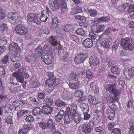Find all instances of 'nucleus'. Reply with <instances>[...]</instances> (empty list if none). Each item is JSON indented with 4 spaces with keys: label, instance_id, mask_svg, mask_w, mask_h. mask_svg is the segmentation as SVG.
I'll return each instance as SVG.
<instances>
[{
    "label": "nucleus",
    "instance_id": "nucleus-27",
    "mask_svg": "<svg viewBox=\"0 0 134 134\" xmlns=\"http://www.w3.org/2000/svg\"><path fill=\"white\" fill-rule=\"evenodd\" d=\"M73 121V119L72 116H71V115L70 114V115H65L64 118V122L65 124H68L70 122Z\"/></svg>",
    "mask_w": 134,
    "mask_h": 134
},
{
    "label": "nucleus",
    "instance_id": "nucleus-35",
    "mask_svg": "<svg viewBox=\"0 0 134 134\" xmlns=\"http://www.w3.org/2000/svg\"><path fill=\"white\" fill-rule=\"evenodd\" d=\"M41 111L40 108L36 107L32 111V113L35 116L41 114Z\"/></svg>",
    "mask_w": 134,
    "mask_h": 134
},
{
    "label": "nucleus",
    "instance_id": "nucleus-63",
    "mask_svg": "<svg viewBox=\"0 0 134 134\" xmlns=\"http://www.w3.org/2000/svg\"><path fill=\"white\" fill-rule=\"evenodd\" d=\"M21 66V64L19 63H16L13 65L12 68L14 69H16L19 68Z\"/></svg>",
    "mask_w": 134,
    "mask_h": 134
},
{
    "label": "nucleus",
    "instance_id": "nucleus-5",
    "mask_svg": "<svg viewBox=\"0 0 134 134\" xmlns=\"http://www.w3.org/2000/svg\"><path fill=\"white\" fill-rule=\"evenodd\" d=\"M87 57V55L86 53H80L75 57L74 60L75 63L77 65H79L83 63Z\"/></svg>",
    "mask_w": 134,
    "mask_h": 134
},
{
    "label": "nucleus",
    "instance_id": "nucleus-18",
    "mask_svg": "<svg viewBox=\"0 0 134 134\" xmlns=\"http://www.w3.org/2000/svg\"><path fill=\"white\" fill-rule=\"evenodd\" d=\"M109 16H103L100 18H97L94 19V21L96 23H106L110 20Z\"/></svg>",
    "mask_w": 134,
    "mask_h": 134
},
{
    "label": "nucleus",
    "instance_id": "nucleus-44",
    "mask_svg": "<svg viewBox=\"0 0 134 134\" xmlns=\"http://www.w3.org/2000/svg\"><path fill=\"white\" fill-rule=\"evenodd\" d=\"M76 33L77 34L83 36L85 34V32L83 29L79 28L76 31Z\"/></svg>",
    "mask_w": 134,
    "mask_h": 134
},
{
    "label": "nucleus",
    "instance_id": "nucleus-12",
    "mask_svg": "<svg viewBox=\"0 0 134 134\" xmlns=\"http://www.w3.org/2000/svg\"><path fill=\"white\" fill-rule=\"evenodd\" d=\"M74 18L77 20L79 21V25L84 27H87L88 24L86 23V18L85 16L76 15L75 16Z\"/></svg>",
    "mask_w": 134,
    "mask_h": 134
},
{
    "label": "nucleus",
    "instance_id": "nucleus-58",
    "mask_svg": "<svg viewBox=\"0 0 134 134\" xmlns=\"http://www.w3.org/2000/svg\"><path fill=\"white\" fill-rule=\"evenodd\" d=\"M70 38L72 40L76 42H77L79 41V38L77 36L75 35H71Z\"/></svg>",
    "mask_w": 134,
    "mask_h": 134
},
{
    "label": "nucleus",
    "instance_id": "nucleus-56",
    "mask_svg": "<svg viewBox=\"0 0 134 134\" xmlns=\"http://www.w3.org/2000/svg\"><path fill=\"white\" fill-rule=\"evenodd\" d=\"M59 25V24L57 23H51V25L50 26V28L52 30H53L57 28Z\"/></svg>",
    "mask_w": 134,
    "mask_h": 134
},
{
    "label": "nucleus",
    "instance_id": "nucleus-2",
    "mask_svg": "<svg viewBox=\"0 0 134 134\" xmlns=\"http://www.w3.org/2000/svg\"><path fill=\"white\" fill-rule=\"evenodd\" d=\"M131 40V38L129 37L122 38L120 41L121 45L122 48L125 50H132L134 48V46L130 43Z\"/></svg>",
    "mask_w": 134,
    "mask_h": 134
},
{
    "label": "nucleus",
    "instance_id": "nucleus-36",
    "mask_svg": "<svg viewBox=\"0 0 134 134\" xmlns=\"http://www.w3.org/2000/svg\"><path fill=\"white\" fill-rule=\"evenodd\" d=\"M129 4L127 3H124L123 5H120L118 7V9L121 12H123L128 7Z\"/></svg>",
    "mask_w": 134,
    "mask_h": 134
},
{
    "label": "nucleus",
    "instance_id": "nucleus-31",
    "mask_svg": "<svg viewBox=\"0 0 134 134\" xmlns=\"http://www.w3.org/2000/svg\"><path fill=\"white\" fill-rule=\"evenodd\" d=\"M50 43L53 46L57 45L58 42L57 40V38L56 36H51L49 40Z\"/></svg>",
    "mask_w": 134,
    "mask_h": 134
},
{
    "label": "nucleus",
    "instance_id": "nucleus-45",
    "mask_svg": "<svg viewBox=\"0 0 134 134\" xmlns=\"http://www.w3.org/2000/svg\"><path fill=\"white\" fill-rule=\"evenodd\" d=\"M8 27L7 25L5 24H0V33H2L5 30H7Z\"/></svg>",
    "mask_w": 134,
    "mask_h": 134
},
{
    "label": "nucleus",
    "instance_id": "nucleus-28",
    "mask_svg": "<svg viewBox=\"0 0 134 134\" xmlns=\"http://www.w3.org/2000/svg\"><path fill=\"white\" fill-rule=\"evenodd\" d=\"M88 99L89 103L91 105H96L98 104V102L94 97L89 95L88 97Z\"/></svg>",
    "mask_w": 134,
    "mask_h": 134
},
{
    "label": "nucleus",
    "instance_id": "nucleus-37",
    "mask_svg": "<svg viewBox=\"0 0 134 134\" xmlns=\"http://www.w3.org/2000/svg\"><path fill=\"white\" fill-rule=\"evenodd\" d=\"M118 83L119 85H121L123 88L126 86L125 81L122 77L119 78L118 80Z\"/></svg>",
    "mask_w": 134,
    "mask_h": 134
},
{
    "label": "nucleus",
    "instance_id": "nucleus-41",
    "mask_svg": "<svg viewBox=\"0 0 134 134\" xmlns=\"http://www.w3.org/2000/svg\"><path fill=\"white\" fill-rule=\"evenodd\" d=\"M82 10L81 7L79 6H77L73 10V13L74 14H77L79 13H82Z\"/></svg>",
    "mask_w": 134,
    "mask_h": 134
},
{
    "label": "nucleus",
    "instance_id": "nucleus-26",
    "mask_svg": "<svg viewBox=\"0 0 134 134\" xmlns=\"http://www.w3.org/2000/svg\"><path fill=\"white\" fill-rule=\"evenodd\" d=\"M79 75V74L78 72L73 71L70 73L69 76L71 78V80L76 81L78 80Z\"/></svg>",
    "mask_w": 134,
    "mask_h": 134
},
{
    "label": "nucleus",
    "instance_id": "nucleus-22",
    "mask_svg": "<svg viewBox=\"0 0 134 134\" xmlns=\"http://www.w3.org/2000/svg\"><path fill=\"white\" fill-rule=\"evenodd\" d=\"M80 83L79 81L75 82L70 81L69 83L70 88L72 90L77 89L79 86Z\"/></svg>",
    "mask_w": 134,
    "mask_h": 134
},
{
    "label": "nucleus",
    "instance_id": "nucleus-49",
    "mask_svg": "<svg viewBox=\"0 0 134 134\" xmlns=\"http://www.w3.org/2000/svg\"><path fill=\"white\" fill-rule=\"evenodd\" d=\"M7 42L5 38L0 37V45H4L7 43Z\"/></svg>",
    "mask_w": 134,
    "mask_h": 134
},
{
    "label": "nucleus",
    "instance_id": "nucleus-34",
    "mask_svg": "<svg viewBox=\"0 0 134 134\" xmlns=\"http://www.w3.org/2000/svg\"><path fill=\"white\" fill-rule=\"evenodd\" d=\"M47 125H48V127H50L51 128L52 127V130L55 131V125L54 123L53 120L51 119H50L48 120V122H47Z\"/></svg>",
    "mask_w": 134,
    "mask_h": 134
},
{
    "label": "nucleus",
    "instance_id": "nucleus-15",
    "mask_svg": "<svg viewBox=\"0 0 134 134\" xmlns=\"http://www.w3.org/2000/svg\"><path fill=\"white\" fill-rule=\"evenodd\" d=\"M13 77H15L16 80L22 83L24 81V79L23 76L24 75L18 72H15L12 75Z\"/></svg>",
    "mask_w": 134,
    "mask_h": 134
},
{
    "label": "nucleus",
    "instance_id": "nucleus-6",
    "mask_svg": "<svg viewBox=\"0 0 134 134\" xmlns=\"http://www.w3.org/2000/svg\"><path fill=\"white\" fill-rule=\"evenodd\" d=\"M15 33L16 34L21 35H25L28 33V29L21 24L17 25L15 29Z\"/></svg>",
    "mask_w": 134,
    "mask_h": 134
},
{
    "label": "nucleus",
    "instance_id": "nucleus-11",
    "mask_svg": "<svg viewBox=\"0 0 134 134\" xmlns=\"http://www.w3.org/2000/svg\"><path fill=\"white\" fill-rule=\"evenodd\" d=\"M62 4L61 0H49V1L50 7L54 10L58 9Z\"/></svg>",
    "mask_w": 134,
    "mask_h": 134
},
{
    "label": "nucleus",
    "instance_id": "nucleus-53",
    "mask_svg": "<svg viewBox=\"0 0 134 134\" xmlns=\"http://www.w3.org/2000/svg\"><path fill=\"white\" fill-rule=\"evenodd\" d=\"M5 70L4 68L2 66H0V76L2 77H4L5 76Z\"/></svg>",
    "mask_w": 134,
    "mask_h": 134
},
{
    "label": "nucleus",
    "instance_id": "nucleus-55",
    "mask_svg": "<svg viewBox=\"0 0 134 134\" xmlns=\"http://www.w3.org/2000/svg\"><path fill=\"white\" fill-rule=\"evenodd\" d=\"M112 134H121V131L118 128H115L112 130Z\"/></svg>",
    "mask_w": 134,
    "mask_h": 134
},
{
    "label": "nucleus",
    "instance_id": "nucleus-9",
    "mask_svg": "<svg viewBox=\"0 0 134 134\" xmlns=\"http://www.w3.org/2000/svg\"><path fill=\"white\" fill-rule=\"evenodd\" d=\"M118 96H116L115 97L114 95L113 97L112 95L109 93L105 94L104 96L105 100L107 102L109 103H113L117 102Z\"/></svg>",
    "mask_w": 134,
    "mask_h": 134
},
{
    "label": "nucleus",
    "instance_id": "nucleus-30",
    "mask_svg": "<svg viewBox=\"0 0 134 134\" xmlns=\"http://www.w3.org/2000/svg\"><path fill=\"white\" fill-rule=\"evenodd\" d=\"M45 84L47 86L51 87V88H54L55 87L54 81L53 79H48L45 82Z\"/></svg>",
    "mask_w": 134,
    "mask_h": 134
},
{
    "label": "nucleus",
    "instance_id": "nucleus-60",
    "mask_svg": "<svg viewBox=\"0 0 134 134\" xmlns=\"http://www.w3.org/2000/svg\"><path fill=\"white\" fill-rule=\"evenodd\" d=\"M108 65L109 66H113L115 64L114 61H113L111 59H108L106 62Z\"/></svg>",
    "mask_w": 134,
    "mask_h": 134
},
{
    "label": "nucleus",
    "instance_id": "nucleus-24",
    "mask_svg": "<svg viewBox=\"0 0 134 134\" xmlns=\"http://www.w3.org/2000/svg\"><path fill=\"white\" fill-rule=\"evenodd\" d=\"M115 110H113L112 109H110L108 110V119L109 120H113L115 116Z\"/></svg>",
    "mask_w": 134,
    "mask_h": 134
},
{
    "label": "nucleus",
    "instance_id": "nucleus-25",
    "mask_svg": "<svg viewBox=\"0 0 134 134\" xmlns=\"http://www.w3.org/2000/svg\"><path fill=\"white\" fill-rule=\"evenodd\" d=\"M65 114V112L63 110H60L58 113L57 115L55 117V120L57 122H59L62 119L64 115Z\"/></svg>",
    "mask_w": 134,
    "mask_h": 134
},
{
    "label": "nucleus",
    "instance_id": "nucleus-59",
    "mask_svg": "<svg viewBox=\"0 0 134 134\" xmlns=\"http://www.w3.org/2000/svg\"><path fill=\"white\" fill-rule=\"evenodd\" d=\"M54 81V84L55 85V87L57 85H58L60 82V80L59 78H56L55 77L53 79Z\"/></svg>",
    "mask_w": 134,
    "mask_h": 134
},
{
    "label": "nucleus",
    "instance_id": "nucleus-8",
    "mask_svg": "<svg viewBox=\"0 0 134 134\" xmlns=\"http://www.w3.org/2000/svg\"><path fill=\"white\" fill-rule=\"evenodd\" d=\"M112 41V38L110 36H107L103 38L101 43V45L104 48L108 49L110 47V44Z\"/></svg>",
    "mask_w": 134,
    "mask_h": 134
},
{
    "label": "nucleus",
    "instance_id": "nucleus-47",
    "mask_svg": "<svg viewBox=\"0 0 134 134\" xmlns=\"http://www.w3.org/2000/svg\"><path fill=\"white\" fill-rule=\"evenodd\" d=\"M116 125V124L114 122H109L108 124V129L109 130L111 131Z\"/></svg>",
    "mask_w": 134,
    "mask_h": 134
},
{
    "label": "nucleus",
    "instance_id": "nucleus-32",
    "mask_svg": "<svg viewBox=\"0 0 134 134\" xmlns=\"http://www.w3.org/2000/svg\"><path fill=\"white\" fill-rule=\"evenodd\" d=\"M29 113L28 110H21L18 111L17 112V116L19 118L22 117L23 116H26Z\"/></svg>",
    "mask_w": 134,
    "mask_h": 134
},
{
    "label": "nucleus",
    "instance_id": "nucleus-19",
    "mask_svg": "<svg viewBox=\"0 0 134 134\" xmlns=\"http://www.w3.org/2000/svg\"><path fill=\"white\" fill-rule=\"evenodd\" d=\"M32 128L30 127L29 125H25L23 126V127L20 129L18 131L19 134H27V132Z\"/></svg>",
    "mask_w": 134,
    "mask_h": 134
},
{
    "label": "nucleus",
    "instance_id": "nucleus-21",
    "mask_svg": "<svg viewBox=\"0 0 134 134\" xmlns=\"http://www.w3.org/2000/svg\"><path fill=\"white\" fill-rule=\"evenodd\" d=\"M49 16V15L46 11V10H43L41 12L40 20L43 22H45L48 18Z\"/></svg>",
    "mask_w": 134,
    "mask_h": 134
},
{
    "label": "nucleus",
    "instance_id": "nucleus-16",
    "mask_svg": "<svg viewBox=\"0 0 134 134\" xmlns=\"http://www.w3.org/2000/svg\"><path fill=\"white\" fill-rule=\"evenodd\" d=\"M89 64L90 66H93L94 65H97L100 63V62L97 57H91L89 59Z\"/></svg>",
    "mask_w": 134,
    "mask_h": 134
},
{
    "label": "nucleus",
    "instance_id": "nucleus-7",
    "mask_svg": "<svg viewBox=\"0 0 134 134\" xmlns=\"http://www.w3.org/2000/svg\"><path fill=\"white\" fill-rule=\"evenodd\" d=\"M27 21L30 23H35L36 24H40V21L38 20V16L36 14L30 13L27 15Z\"/></svg>",
    "mask_w": 134,
    "mask_h": 134
},
{
    "label": "nucleus",
    "instance_id": "nucleus-14",
    "mask_svg": "<svg viewBox=\"0 0 134 134\" xmlns=\"http://www.w3.org/2000/svg\"><path fill=\"white\" fill-rule=\"evenodd\" d=\"M9 18L13 21L14 23H18L19 20V14L17 13L11 12L9 14Z\"/></svg>",
    "mask_w": 134,
    "mask_h": 134
},
{
    "label": "nucleus",
    "instance_id": "nucleus-33",
    "mask_svg": "<svg viewBox=\"0 0 134 134\" xmlns=\"http://www.w3.org/2000/svg\"><path fill=\"white\" fill-rule=\"evenodd\" d=\"M88 12L90 16L93 17H95L98 14L97 10L95 9H89Z\"/></svg>",
    "mask_w": 134,
    "mask_h": 134
},
{
    "label": "nucleus",
    "instance_id": "nucleus-20",
    "mask_svg": "<svg viewBox=\"0 0 134 134\" xmlns=\"http://www.w3.org/2000/svg\"><path fill=\"white\" fill-rule=\"evenodd\" d=\"M83 46L86 48H91L93 45V41L89 38L85 39L83 42Z\"/></svg>",
    "mask_w": 134,
    "mask_h": 134
},
{
    "label": "nucleus",
    "instance_id": "nucleus-40",
    "mask_svg": "<svg viewBox=\"0 0 134 134\" xmlns=\"http://www.w3.org/2000/svg\"><path fill=\"white\" fill-rule=\"evenodd\" d=\"M93 74L92 71L88 70L86 71V76L88 79L92 80L93 78Z\"/></svg>",
    "mask_w": 134,
    "mask_h": 134
},
{
    "label": "nucleus",
    "instance_id": "nucleus-48",
    "mask_svg": "<svg viewBox=\"0 0 134 134\" xmlns=\"http://www.w3.org/2000/svg\"><path fill=\"white\" fill-rule=\"evenodd\" d=\"M98 36L95 34L93 31L90 32L89 34V37L93 40H94L96 39H97V37Z\"/></svg>",
    "mask_w": 134,
    "mask_h": 134
},
{
    "label": "nucleus",
    "instance_id": "nucleus-64",
    "mask_svg": "<svg viewBox=\"0 0 134 134\" xmlns=\"http://www.w3.org/2000/svg\"><path fill=\"white\" fill-rule=\"evenodd\" d=\"M38 97L41 99H43L45 96V94L44 93H39L38 95Z\"/></svg>",
    "mask_w": 134,
    "mask_h": 134
},
{
    "label": "nucleus",
    "instance_id": "nucleus-38",
    "mask_svg": "<svg viewBox=\"0 0 134 134\" xmlns=\"http://www.w3.org/2000/svg\"><path fill=\"white\" fill-rule=\"evenodd\" d=\"M47 123L46 121H42L40 123L39 126L42 128L43 129H47L49 128L47 125Z\"/></svg>",
    "mask_w": 134,
    "mask_h": 134
},
{
    "label": "nucleus",
    "instance_id": "nucleus-3",
    "mask_svg": "<svg viewBox=\"0 0 134 134\" xmlns=\"http://www.w3.org/2000/svg\"><path fill=\"white\" fill-rule=\"evenodd\" d=\"M44 102L45 103V106L42 107V110L45 114H49L51 113L53 110V108L50 106L52 105V100L49 98H46L44 100Z\"/></svg>",
    "mask_w": 134,
    "mask_h": 134
},
{
    "label": "nucleus",
    "instance_id": "nucleus-54",
    "mask_svg": "<svg viewBox=\"0 0 134 134\" xmlns=\"http://www.w3.org/2000/svg\"><path fill=\"white\" fill-rule=\"evenodd\" d=\"M63 99L65 100H69L72 99L71 96L66 93L64 94L63 96Z\"/></svg>",
    "mask_w": 134,
    "mask_h": 134
},
{
    "label": "nucleus",
    "instance_id": "nucleus-62",
    "mask_svg": "<svg viewBox=\"0 0 134 134\" xmlns=\"http://www.w3.org/2000/svg\"><path fill=\"white\" fill-rule=\"evenodd\" d=\"M129 134H134V126L131 125L128 132Z\"/></svg>",
    "mask_w": 134,
    "mask_h": 134
},
{
    "label": "nucleus",
    "instance_id": "nucleus-10",
    "mask_svg": "<svg viewBox=\"0 0 134 134\" xmlns=\"http://www.w3.org/2000/svg\"><path fill=\"white\" fill-rule=\"evenodd\" d=\"M94 125L93 121H90L88 124H84L82 126V130L85 134H88L92 131V126Z\"/></svg>",
    "mask_w": 134,
    "mask_h": 134
},
{
    "label": "nucleus",
    "instance_id": "nucleus-57",
    "mask_svg": "<svg viewBox=\"0 0 134 134\" xmlns=\"http://www.w3.org/2000/svg\"><path fill=\"white\" fill-rule=\"evenodd\" d=\"M46 74L47 76L49 77L48 79H53L54 78L53 72H51L50 71L48 72Z\"/></svg>",
    "mask_w": 134,
    "mask_h": 134
},
{
    "label": "nucleus",
    "instance_id": "nucleus-13",
    "mask_svg": "<svg viewBox=\"0 0 134 134\" xmlns=\"http://www.w3.org/2000/svg\"><path fill=\"white\" fill-rule=\"evenodd\" d=\"M53 57L52 54L50 53V54L45 55L44 57H42V59L44 63L47 65H49L51 63L52 59Z\"/></svg>",
    "mask_w": 134,
    "mask_h": 134
},
{
    "label": "nucleus",
    "instance_id": "nucleus-50",
    "mask_svg": "<svg viewBox=\"0 0 134 134\" xmlns=\"http://www.w3.org/2000/svg\"><path fill=\"white\" fill-rule=\"evenodd\" d=\"M6 16L5 12L3 10L0 9V19L3 20Z\"/></svg>",
    "mask_w": 134,
    "mask_h": 134
},
{
    "label": "nucleus",
    "instance_id": "nucleus-51",
    "mask_svg": "<svg viewBox=\"0 0 134 134\" xmlns=\"http://www.w3.org/2000/svg\"><path fill=\"white\" fill-rule=\"evenodd\" d=\"M34 118L32 115H30L26 117V122H30L32 121H34Z\"/></svg>",
    "mask_w": 134,
    "mask_h": 134
},
{
    "label": "nucleus",
    "instance_id": "nucleus-42",
    "mask_svg": "<svg viewBox=\"0 0 134 134\" xmlns=\"http://www.w3.org/2000/svg\"><path fill=\"white\" fill-rule=\"evenodd\" d=\"M83 91L81 90H76L75 93V95L78 97H83Z\"/></svg>",
    "mask_w": 134,
    "mask_h": 134
},
{
    "label": "nucleus",
    "instance_id": "nucleus-29",
    "mask_svg": "<svg viewBox=\"0 0 134 134\" xmlns=\"http://www.w3.org/2000/svg\"><path fill=\"white\" fill-rule=\"evenodd\" d=\"M51 49L50 45L46 44L44 45L42 50V53L44 54H48Z\"/></svg>",
    "mask_w": 134,
    "mask_h": 134
},
{
    "label": "nucleus",
    "instance_id": "nucleus-43",
    "mask_svg": "<svg viewBox=\"0 0 134 134\" xmlns=\"http://www.w3.org/2000/svg\"><path fill=\"white\" fill-rule=\"evenodd\" d=\"M111 71L113 74L117 75L119 74L118 69L117 66H113L111 69Z\"/></svg>",
    "mask_w": 134,
    "mask_h": 134
},
{
    "label": "nucleus",
    "instance_id": "nucleus-1",
    "mask_svg": "<svg viewBox=\"0 0 134 134\" xmlns=\"http://www.w3.org/2000/svg\"><path fill=\"white\" fill-rule=\"evenodd\" d=\"M77 105L74 103H72L71 107L70 114L72 116L73 120L77 124L80 122L81 120L80 115L76 112Z\"/></svg>",
    "mask_w": 134,
    "mask_h": 134
},
{
    "label": "nucleus",
    "instance_id": "nucleus-23",
    "mask_svg": "<svg viewBox=\"0 0 134 134\" xmlns=\"http://www.w3.org/2000/svg\"><path fill=\"white\" fill-rule=\"evenodd\" d=\"M112 32V30L111 27H108L103 32L102 34L98 36V39H96L98 41L101 38L104 37V35H109L111 34Z\"/></svg>",
    "mask_w": 134,
    "mask_h": 134
},
{
    "label": "nucleus",
    "instance_id": "nucleus-61",
    "mask_svg": "<svg viewBox=\"0 0 134 134\" xmlns=\"http://www.w3.org/2000/svg\"><path fill=\"white\" fill-rule=\"evenodd\" d=\"M41 49L37 48L35 50V54L37 56L41 55Z\"/></svg>",
    "mask_w": 134,
    "mask_h": 134
},
{
    "label": "nucleus",
    "instance_id": "nucleus-17",
    "mask_svg": "<svg viewBox=\"0 0 134 134\" xmlns=\"http://www.w3.org/2000/svg\"><path fill=\"white\" fill-rule=\"evenodd\" d=\"M10 50L14 52L15 53H18L20 50V48L18 46V44L13 42L10 44L9 47Z\"/></svg>",
    "mask_w": 134,
    "mask_h": 134
},
{
    "label": "nucleus",
    "instance_id": "nucleus-4",
    "mask_svg": "<svg viewBox=\"0 0 134 134\" xmlns=\"http://www.w3.org/2000/svg\"><path fill=\"white\" fill-rule=\"evenodd\" d=\"M107 90L110 93H113L115 97L116 96H119L121 93L120 90L116 89V84L115 83L109 84L107 86Z\"/></svg>",
    "mask_w": 134,
    "mask_h": 134
},
{
    "label": "nucleus",
    "instance_id": "nucleus-39",
    "mask_svg": "<svg viewBox=\"0 0 134 134\" xmlns=\"http://www.w3.org/2000/svg\"><path fill=\"white\" fill-rule=\"evenodd\" d=\"M19 73L21 74L22 75H24L26 78H27L29 77V75L27 73L25 72V68L20 69L19 70Z\"/></svg>",
    "mask_w": 134,
    "mask_h": 134
},
{
    "label": "nucleus",
    "instance_id": "nucleus-52",
    "mask_svg": "<svg viewBox=\"0 0 134 134\" xmlns=\"http://www.w3.org/2000/svg\"><path fill=\"white\" fill-rule=\"evenodd\" d=\"M127 9L128 12L130 13H131L134 11V5L133 4H131L129 5V4L128 7L126 8Z\"/></svg>",
    "mask_w": 134,
    "mask_h": 134
},
{
    "label": "nucleus",
    "instance_id": "nucleus-46",
    "mask_svg": "<svg viewBox=\"0 0 134 134\" xmlns=\"http://www.w3.org/2000/svg\"><path fill=\"white\" fill-rule=\"evenodd\" d=\"M128 74L129 76L134 77V66L128 70Z\"/></svg>",
    "mask_w": 134,
    "mask_h": 134
}]
</instances>
